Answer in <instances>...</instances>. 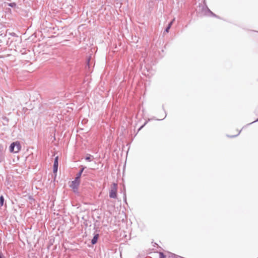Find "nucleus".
Returning a JSON list of instances; mask_svg holds the SVG:
<instances>
[{"instance_id": "f257e3e1", "label": "nucleus", "mask_w": 258, "mask_h": 258, "mask_svg": "<svg viewBox=\"0 0 258 258\" xmlns=\"http://www.w3.org/2000/svg\"><path fill=\"white\" fill-rule=\"evenodd\" d=\"M86 168V167L81 166V169L80 170L79 172L77 174L75 180L72 181V184L70 185V186L73 189H78L80 183V178L83 172V171Z\"/></svg>"}, {"instance_id": "f03ea898", "label": "nucleus", "mask_w": 258, "mask_h": 258, "mask_svg": "<svg viewBox=\"0 0 258 258\" xmlns=\"http://www.w3.org/2000/svg\"><path fill=\"white\" fill-rule=\"evenodd\" d=\"M21 149L20 143L17 141L13 142L10 146L9 150L12 153H18Z\"/></svg>"}, {"instance_id": "7ed1b4c3", "label": "nucleus", "mask_w": 258, "mask_h": 258, "mask_svg": "<svg viewBox=\"0 0 258 258\" xmlns=\"http://www.w3.org/2000/svg\"><path fill=\"white\" fill-rule=\"evenodd\" d=\"M117 184L113 183L111 185L110 190H109V197L112 199L117 198Z\"/></svg>"}, {"instance_id": "20e7f679", "label": "nucleus", "mask_w": 258, "mask_h": 258, "mask_svg": "<svg viewBox=\"0 0 258 258\" xmlns=\"http://www.w3.org/2000/svg\"><path fill=\"white\" fill-rule=\"evenodd\" d=\"M58 157L56 156L54 161L53 171L54 173H56L58 170Z\"/></svg>"}, {"instance_id": "39448f33", "label": "nucleus", "mask_w": 258, "mask_h": 258, "mask_svg": "<svg viewBox=\"0 0 258 258\" xmlns=\"http://www.w3.org/2000/svg\"><path fill=\"white\" fill-rule=\"evenodd\" d=\"M203 11L205 15H209V14H211V15L214 17H216V15L215 14H214L212 12H211L207 6H206L205 7H203Z\"/></svg>"}, {"instance_id": "423d86ee", "label": "nucleus", "mask_w": 258, "mask_h": 258, "mask_svg": "<svg viewBox=\"0 0 258 258\" xmlns=\"http://www.w3.org/2000/svg\"><path fill=\"white\" fill-rule=\"evenodd\" d=\"M99 237V234H94L93 238L91 240V244L93 245L95 244L97 242Z\"/></svg>"}, {"instance_id": "0eeeda50", "label": "nucleus", "mask_w": 258, "mask_h": 258, "mask_svg": "<svg viewBox=\"0 0 258 258\" xmlns=\"http://www.w3.org/2000/svg\"><path fill=\"white\" fill-rule=\"evenodd\" d=\"M94 158L93 156L90 154H87V156L85 157V160L88 162L92 161L94 160Z\"/></svg>"}, {"instance_id": "6e6552de", "label": "nucleus", "mask_w": 258, "mask_h": 258, "mask_svg": "<svg viewBox=\"0 0 258 258\" xmlns=\"http://www.w3.org/2000/svg\"><path fill=\"white\" fill-rule=\"evenodd\" d=\"M172 25V22H170L169 23V24H168V26L166 27V29H165V32L168 33L169 32V30L170 29Z\"/></svg>"}, {"instance_id": "1a4fd4ad", "label": "nucleus", "mask_w": 258, "mask_h": 258, "mask_svg": "<svg viewBox=\"0 0 258 258\" xmlns=\"http://www.w3.org/2000/svg\"><path fill=\"white\" fill-rule=\"evenodd\" d=\"M4 201H5V199H4L3 196H1L0 197V205L1 206L4 205Z\"/></svg>"}, {"instance_id": "9d476101", "label": "nucleus", "mask_w": 258, "mask_h": 258, "mask_svg": "<svg viewBox=\"0 0 258 258\" xmlns=\"http://www.w3.org/2000/svg\"><path fill=\"white\" fill-rule=\"evenodd\" d=\"M8 5L9 6V7H11L12 8H15L16 7V4L14 2L13 3H8Z\"/></svg>"}, {"instance_id": "9b49d317", "label": "nucleus", "mask_w": 258, "mask_h": 258, "mask_svg": "<svg viewBox=\"0 0 258 258\" xmlns=\"http://www.w3.org/2000/svg\"><path fill=\"white\" fill-rule=\"evenodd\" d=\"M151 119H148V120L146 121L143 125H142L139 129L138 132H139L147 123L149 121H150Z\"/></svg>"}, {"instance_id": "f8f14e48", "label": "nucleus", "mask_w": 258, "mask_h": 258, "mask_svg": "<svg viewBox=\"0 0 258 258\" xmlns=\"http://www.w3.org/2000/svg\"><path fill=\"white\" fill-rule=\"evenodd\" d=\"M159 258H166V255L162 252H159Z\"/></svg>"}, {"instance_id": "ddd939ff", "label": "nucleus", "mask_w": 258, "mask_h": 258, "mask_svg": "<svg viewBox=\"0 0 258 258\" xmlns=\"http://www.w3.org/2000/svg\"><path fill=\"white\" fill-rule=\"evenodd\" d=\"M123 201L124 202L127 204L126 203V194H125V192L124 191V194H123Z\"/></svg>"}, {"instance_id": "4468645a", "label": "nucleus", "mask_w": 258, "mask_h": 258, "mask_svg": "<svg viewBox=\"0 0 258 258\" xmlns=\"http://www.w3.org/2000/svg\"><path fill=\"white\" fill-rule=\"evenodd\" d=\"M241 132V131H239L238 133L236 135H233V136H230V138H234V137H237L238 135H239V134Z\"/></svg>"}, {"instance_id": "2eb2a0df", "label": "nucleus", "mask_w": 258, "mask_h": 258, "mask_svg": "<svg viewBox=\"0 0 258 258\" xmlns=\"http://www.w3.org/2000/svg\"><path fill=\"white\" fill-rule=\"evenodd\" d=\"M0 258H5V256L1 251H0Z\"/></svg>"}, {"instance_id": "dca6fc26", "label": "nucleus", "mask_w": 258, "mask_h": 258, "mask_svg": "<svg viewBox=\"0 0 258 258\" xmlns=\"http://www.w3.org/2000/svg\"><path fill=\"white\" fill-rule=\"evenodd\" d=\"M257 121H258V118H257L255 120H254V121H252V122L247 124V125H248L249 124H251L252 123H253L254 122H257Z\"/></svg>"}, {"instance_id": "f3484780", "label": "nucleus", "mask_w": 258, "mask_h": 258, "mask_svg": "<svg viewBox=\"0 0 258 258\" xmlns=\"http://www.w3.org/2000/svg\"><path fill=\"white\" fill-rule=\"evenodd\" d=\"M10 35L13 36H17L16 34L15 33H14V32L10 33Z\"/></svg>"}, {"instance_id": "a211bd4d", "label": "nucleus", "mask_w": 258, "mask_h": 258, "mask_svg": "<svg viewBox=\"0 0 258 258\" xmlns=\"http://www.w3.org/2000/svg\"><path fill=\"white\" fill-rule=\"evenodd\" d=\"M175 18H173L171 22H172V23L174 22V21H175Z\"/></svg>"}, {"instance_id": "6ab92c4d", "label": "nucleus", "mask_w": 258, "mask_h": 258, "mask_svg": "<svg viewBox=\"0 0 258 258\" xmlns=\"http://www.w3.org/2000/svg\"><path fill=\"white\" fill-rule=\"evenodd\" d=\"M166 115H165V117H163V118H161V119H158V120H163V119H164V118H165V117H166Z\"/></svg>"}, {"instance_id": "aec40b11", "label": "nucleus", "mask_w": 258, "mask_h": 258, "mask_svg": "<svg viewBox=\"0 0 258 258\" xmlns=\"http://www.w3.org/2000/svg\"><path fill=\"white\" fill-rule=\"evenodd\" d=\"M87 61H88V65L89 66V63L90 59H88Z\"/></svg>"}]
</instances>
